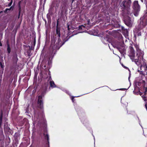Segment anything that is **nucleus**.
Listing matches in <instances>:
<instances>
[{"instance_id": "nucleus-14", "label": "nucleus", "mask_w": 147, "mask_h": 147, "mask_svg": "<svg viewBox=\"0 0 147 147\" xmlns=\"http://www.w3.org/2000/svg\"><path fill=\"white\" fill-rule=\"evenodd\" d=\"M138 58V59H132V61L134 62L135 63L138 65H140V61L139 60V59Z\"/></svg>"}, {"instance_id": "nucleus-40", "label": "nucleus", "mask_w": 147, "mask_h": 147, "mask_svg": "<svg viewBox=\"0 0 147 147\" xmlns=\"http://www.w3.org/2000/svg\"><path fill=\"white\" fill-rule=\"evenodd\" d=\"M27 53H29L28 51L27 52Z\"/></svg>"}, {"instance_id": "nucleus-12", "label": "nucleus", "mask_w": 147, "mask_h": 147, "mask_svg": "<svg viewBox=\"0 0 147 147\" xmlns=\"http://www.w3.org/2000/svg\"><path fill=\"white\" fill-rule=\"evenodd\" d=\"M67 6V0H64L63 1L62 4L61 6V11L63 12L65 9L66 7Z\"/></svg>"}, {"instance_id": "nucleus-8", "label": "nucleus", "mask_w": 147, "mask_h": 147, "mask_svg": "<svg viewBox=\"0 0 147 147\" xmlns=\"http://www.w3.org/2000/svg\"><path fill=\"white\" fill-rule=\"evenodd\" d=\"M134 37L135 38L137 36H139L141 35V29L139 28H136L133 31Z\"/></svg>"}, {"instance_id": "nucleus-15", "label": "nucleus", "mask_w": 147, "mask_h": 147, "mask_svg": "<svg viewBox=\"0 0 147 147\" xmlns=\"http://www.w3.org/2000/svg\"><path fill=\"white\" fill-rule=\"evenodd\" d=\"M117 48L118 49L119 52L121 54H123V53H124L125 51V49L124 48H123V49H122L121 48H120V47H117Z\"/></svg>"}, {"instance_id": "nucleus-36", "label": "nucleus", "mask_w": 147, "mask_h": 147, "mask_svg": "<svg viewBox=\"0 0 147 147\" xmlns=\"http://www.w3.org/2000/svg\"><path fill=\"white\" fill-rule=\"evenodd\" d=\"M28 47H29L30 50H32V48L31 47H30V46H28Z\"/></svg>"}, {"instance_id": "nucleus-29", "label": "nucleus", "mask_w": 147, "mask_h": 147, "mask_svg": "<svg viewBox=\"0 0 147 147\" xmlns=\"http://www.w3.org/2000/svg\"><path fill=\"white\" fill-rule=\"evenodd\" d=\"M74 97L73 96H72L71 97V100H72L73 102H74L75 100L74 99Z\"/></svg>"}, {"instance_id": "nucleus-41", "label": "nucleus", "mask_w": 147, "mask_h": 147, "mask_svg": "<svg viewBox=\"0 0 147 147\" xmlns=\"http://www.w3.org/2000/svg\"><path fill=\"white\" fill-rule=\"evenodd\" d=\"M47 78L46 79V80H47Z\"/></svg>"}, {"instance_id": "nucleus-21", "label": "nucleus", "mask_w": 147, "mask_h": 147, "mask_svg": "<svg viewBox=\"0 0 147 147\" xmlns=\"http://www.w3.org/2000/svg\"><path fill=\"white\" fill-rule=\"evenodd\" d=\"M7 52L8 53H10L11 52V48L10 47L9 45V44H7Z\"/></svg>"}, {"instance_id": "nucleus-22", "label": "nucleus", "mask_w": 147, "mask_h": 147, "mask_svg": "<svg viewBox=\"0 0 147 147\" xmlns=\"http://www.w3.org/2000/svg\"><path fill=\"white\" fill-rule=\"evenodd\" d=\"M136 49V51L140 49L139 48V46L136 44H135L134 45Z\"/></svg>"}, {"instance_id": "nucleus-37", "label": "nucleus", "mask_w": 147, "mask_h": 147, "mask_svg": "<svg viewBox=\"0 0 147 147\" xmlns=\"http://www.w3.org/2000/svg\"><path fill=\"white\" fill-rule=\"evenodd\" d=\"M35 42H36V41H35V39L34 40V45H35Z\"/></svg>"}, {"instance_id": "nucleus-43", "label": "nucleus", "mask_w": 147, "mask_h": 147, "mask_svg": "<svg viewBox=\"0 0 147 147\" xmlns=\"http://www.w3.org/2000/svg\"><path fill=\"white\" fill-rule=\"evenodd\" d=\"M146 75H147V72L146 73Z\"/></svg>"}, {"instance_id": "nucleus-5", "label": "nucleus", "mask_w": 147, "mask_h": 147, "mask_svg": "<svg viewBox=\"0 0 147 147\" xmlns=\"http://www.w3.org/2000/svg\"><path fill=\"white\" fill-rule=\"evenodd\" d=\"M132 7L133 9V13L135 16H137L140 10V7L138 1H135L133 3Z\"/></svg>"}, {"instance_id": "nucleus-35", "label": "nucleus", "mask_w": 147, "mask_h": 147, "mask_svg": "<svg viewBox=\"0 0 147 147\" xmlns=\"http://www.w3.org/2000/svg\"><path fill=\"white\" fill-rule=\"evenodd\" d=\"M2 46V44L1 43V41H0V46Z\"/></svg>"}, {"instance_id": "nucleus-27", "label": "nucleus", "mask_w": 147, "mask_h": 147, "mask_svg": "<svg viewBox=\"0 0 147 147\" xmlns=\"http://www.w3.org/2000/svg\"><path fill=\"white\" fill-rule=\"evenodd\" d=\"M12 2L13 1L12 0H11V1L9 3V4H8V6L9 7L11 5L12 3Z\"/></svg>"}, {"instance_id": "nucleus-25", "label": "nucleus", "mask_w": 147, "mask_h": 147, "mask_svg": "<svg viewBox=\"0 0 147 147\" xmlns=\"http://www.w3.org/2000/svg\"><path fill=\"white\" fill-rule=\"evenodd\" d=\"M3 112L2 111L1 112L0 114V119H3Z\"/></svg>"}, {"instance_id": "nucleus-11", "label": "nucleus", "mask_w": 147, "mask_h": 147, "mask_svg": "<svg viewBox=\"0 0 147 147\" xmlns=\"http://www.w3.org/2000/svg\"><path fill=\"white\" fill-rule=\"evenodd\" d=\"M144 93V95L141 96L143 99L144 101H147V96H146V92H147V87H144L143 88V91Z\"/></svg>"}, {"instance_id": "nucleus-2", "label": "nucleus", "mask_w": 147, "mask_h": 147, "mask_svg": "<svg viewBox=\"0 0 147 147\" xmlns=\"http://www.w3.org/2000/svg\"><path fill=\"white\" fill-rule=\"evenodd\" d=\"M59 19H58L57 22L56 29V34L55 36V38L57 39L58 40L57 42L55 44L53 45L52 44H51V47L53 51H56L57 50H58L67 41L68 39L70 38V36H67L63 40L62 43L61 42V40L60 39V30L61 27L60 26H59Z\"/></svg>"}, {"instance_id": "nucleus-9", "label": "nucleus", "mask_w": 147, "mask_h": 147, "mask_svg": "<svg viewBox=\"0 0 147 147\" xmlns=\"http://www.w3.org/2000/svg\"><path fill=\"white\" fill-rule=\"evenodd\" d=\"M144 54V53L143 51L140 49L137 51L136 55L138 59H143Z\"/></svg>"}, {"instance_id": "nucleus-4", "label": "nucleus", "mask_w": 147, "mask_h": 147, "mask_svg": "<svg viewBox=\"0 0 147 147\" xmlns=\"http://www.w3.org/2000/svg\"><path fill=\"white\" fill-rule=\"evenodd\" d=\"M52 80L51 76H50L47 80V82L45 83L42 86V88L43 90L42 93V95H44L45 94L47 91L48 87L49 85V83H50V86L52 88H54L56 87V85H55L54 82L53 81H51Z\"/></svg>"}, {"instance_id": "nucleus-7", "label": "nucleus", "mask_w": 147, "mask_h": 147, "mask_svg": "<svg viewBox=\"0 0 147 147\" xmlns=\"http://www.w3.org/2000/svg\"><path fill=\"white\" fill-rule=\"evenodd\" d=\"M38 120V123L39 124H42L43 125L45 126V128H44V133H43V135L44 136L45 138V139H47L48 142V144H49V135L47 134V130L46 128V127H45V126L46 125V120H45V123L44 124L42 122L40 123L39 122V119H37Z\"/></svg>"}, {"instance_id": "nucleus-42", "label": "nucleus", "mask_w": 147, "mask_h": 147, "mask_svg": "<svg viewBox=\"0 0 147 147\" xmlns=\"http://www.w3.org/2000/svg\"><path fill=\"white\" fill-rule=\"evenodd\" d=\"M146 8H147V5L146 6Z\"/></svg>"}, {"instance_id": "nucleus-3", "label": "nucleus", "mask_w": 147, "mask_h": 147, "mask_svg": "<svg viewBox=\"0 0 147 147\" xmlns=\"http://www.w3.org/2000/svg\"><path fill=\"white\" fill-rule=\"evenodd\" d=\"M131 3V0H124L120 4L119 7L124 14L129 15L131 14L130 9Z\"/></svg>"}, {"instance_id": "nucleus-18", "label": "nucleus", "mask_w": 147, "mask_h": 147, "mask_svg": "<svg viewBox=\"0 0 147 147\" xmlns=\"http://www.w3.org/2000/svg\"><path fill=\"white\" fill-rule=\"evenodd\" d=\"M13 59L14 61H15L16 62H17V61L18 60V59L17 57V55L16 54H15L13 56Z\"/></svg>"}, {"instance_id": "nucleus-1", "label": "nucleus", "mask_w": 147, "mask_h": 147, "mask_svg": "<svg viewBox=\"0 0 147 147\" xmlns=\"http://www.w3.org/2000/svg\"><path fill=\"white\" fill-rule=\"evenodd\" d=\"M38 108L36 110H34L35 117L37 119H39V122H42L44 124L45 123V119L44 113L43 102L41 95L38 96L37 102Z\"/></svg>"}, {"instance_id": "nucleus-38", "label": "nucleus", "mask_w": 147, "mask_h": 147, "mask_svg": "<svg viewBox=\"0 0 147 147\" xmlns=\"http://www.w3.org/2000/svg\"><path fill=\"white\" fill-rule=\"evenodd\" d=\"M10 129L9 127H8V130H9Z\"/></svg>"}, {"instance_id": "nucleus-16", "label": "nucleus", "mask_w": 147, "mask_h": 147, "mask_svg": "<svg viewBox=\"0 0 147 147\" xmlns=\"http://www.w3.org/2000/svg\"><path fill=\"white\" fill-rule=\"evenodd\" d=\"M105 40H106L108 42H110L111 41V39L110 38V36L108 35H106L104 38Z\"/></svg>"}, {"instance_id": "nucleus-24", "label": "nucleus", "mask_w": 147, "mask_h": 147, "mask_svg": "<svg viewBox=\"0 0 147 147\" xmlns=\"http://www.w3.org/2000/svg\"><path fill=\"white\" fill-rule=\"evenodd\" d=\"M12 6H11V7L9 8L8 9V8H6V9L4 11V12L6 13L7 12V11L8 10H10L11 9V8H12Z\"/></svg>"}, {"instance_id": "nucleus-39", "label": "nucleus", "mask_w": 147, "mask_h": 147, "mask_svg": "<svg viewBox=\"0 0 147 147\" xmlns=\"http://www.w3.org/2000/svg\"><path fill=\"white\" fill-rule=\"evenodd\" d=\"M45 23H47V21L46 20H45Z\"/></svg>"}, {"instance_id": "nucleus-23", "label": "nucleus", "mask_w": 147, "mask_h": 147, "mask_svg": "<svg viewBox=\"0 0 147 147\" xmlns=\"http://www.w3.org/2000/svg\"><path fill=\"white\" fill-rule=\"evenodd\" d=\"M85 27L84 26L82 25L79 26L78 29L80 30H82V28H84Z\"/></svg>"}, {"instance_id": "nucleus-31", "label": "nucleus", "mask_w": 147, "mask_h": 147, "mask_svg": "<svg viewBox=\"0 0 147 147\" xmlns=\"http://www.w3.org/2000/svg\"><path fill=\"white\" fill-rule=\"evenodd\" d=\"M74 1V0H70L69 2H71V4H72Z\"/></svg>"}, {"instance_id": "nucleus-17", "label": "nucleus", "mask_w": 147, "mask_h": 147, "mask_svg": "<svg viewBox=\"0 0 147 147\" xmlns=\"http://www.w3.org/2000/svg\"><path fill=\"white\" fill-rule=\"evenodd\" d=\"M141 67L144 68V70L146 71L147 70V65L145 63H143V64L141 65Z\"/></svg>"}, {"instance_id": "nucleus-28", "label": "nucleus", "mask_w": 147, "mask_h": 147, "mask_svg": "<svg viewBox=\"0 0 147 147\" xmlns=\"http://www.w3.org/2000/svg\"><path fill=\"white\" fill-rule=\"evenodd\" d=\"M2 79V76H0V86L1 85V83Z\"/></svg>"}, {"instance_id": "nucleus-19", "label": "nucleus", "mask_w": 147, "mask_h": 147, "mask_svg": "<svg viewBox=\"0 0 147 147\" xmlns=\"http://www.w3.org/2000/svg\"><path fill=\"white\" fill-rule=\"evenodd\" d=\"M147 23L146 22H144L143 21L141 22L140 24L141 26H142V27H144L146 26V25Z\"/></svg>"}, {"instance_id": "nucleus-6", "label": "nucleus", "mask_w": 147, "mask_h": 147, "mask_svg": "<svg viewBox=\"0 0 147 147\" xmlns=\"http://www.w3.org/2000/svg\"><path fill=\"white\" fill-rule=\"evenodd\" d=\"M131 14L129 15H126L127 17L125 18L124 20V22L126 25L129 27H131L132 26L133 22L131 20V18L129 17V16H131Z\"/></svg>"}, {"instance_id": "nucleus-34", "label": "nucleus", "mask_w": 147, "mask_h": 147, "mask_svg": "<svg viewBox=\"0 0 147 147\" xmlns=\"http://www.w3.org/2000/svg\"><path fill=\"white\" fill-rule=\"evenodd\" d=\"M67 28H68V30H69L70 28H69V25H67Z\"/></svg>"}, {"instance_id": "nucleus-13", "label": "nucleus", "mask_w": 147, "mask_h": 147, "mask_svg": "<svg viewBox=\"0 0 147 147\" xmlns=\"http://www.w3.org/2000/svg\"><path fill=\"white\" fill-rule=\"evenodd\" d=\"M21 1H20L18 3V18H19L20 17V13L21 11Z\"/></svg>"}, {"instance_id": "nucleus-20", "label": "nucleus", "mask_w": 147, "mask_h": 147, "mask_svg": "<svg viewBox=\"0 0 147 147\" xmlns=\"http://www.w3.org/2000/svg\"><path fill=\"white\" fill-rule=\"evenodd\" d=\"M121 29L125 33V34H127L128 33V31L127 29H125L123 27H122Z\"/></svg>"}, {"instance_id": "nucleus-26", "label": "nucleus", "mask_w": 147, "mask_h": 147, "mask_svg": "<svg viewBox=\"0 0 147 147\" xmlns=\"http://www.w3.org/2000/svg\"><path fill=\"white\" fill-rule=\"evenodd\" d=\"M0 65L2 68H4V65H3L1 62H0Z\"/></svg>"}, {"instance_id": "nucleus-30", "label": "nucleus", "mask_w": 147, "mask_h": 147, "mask_svg": "<svg viewBox=\"0 0 147 147\" xmlns=\"http://www.w3.org/2000/svg\"><path fill=\"white\" fill-rule=\"evenodd\" d=\"M2 119H0V127H1V126L2 125Z\"/></svg>"}, {"instance_id": "nucleus-33", "label": "nucleus", "mask_w": 147, "mask_h": 147, "mask_svg": "<svg viewBox=\"0 0 147 147\" xmlns=\"http://www.w3.org/2000/svg\"><path fill=\"white\" fill-rule=\"evenodd\" d=\"M143 94V93L142 92H140V96H142V95ZM143 95H142V96Z\"/></svg>"}, {"instance_id": "nucleus-32", "label": "nucleus", "mask_w": 147, "mask_h": 147, "mask_svg": "<svg viewBox=\"0 0 147 147\" xmlns=\"http://www.w3.org/2000/svg\"><path fill=\"white\" fill-rule=\"evenodd\" d=\"M126 89L125 88H121V89H119V90H123V91H124Z\"/></svg>"}, {"instance_id": "nucleus-10", "label": "nucleus", "mask_w": 147, "mask_h": 147, "mask_svg": "<svg viewBox=\"0 0 147 147\" xmlns=\"http://www.w3.org/2000/svg\"><path fill=\"white\" fill-rule=\"evenodd\" d=\"M129 48L130 49V53H129V57L133 58H134L135 57V51L133 47L131 46H130L129 47Z\"/></svg>"}]
</instances>
